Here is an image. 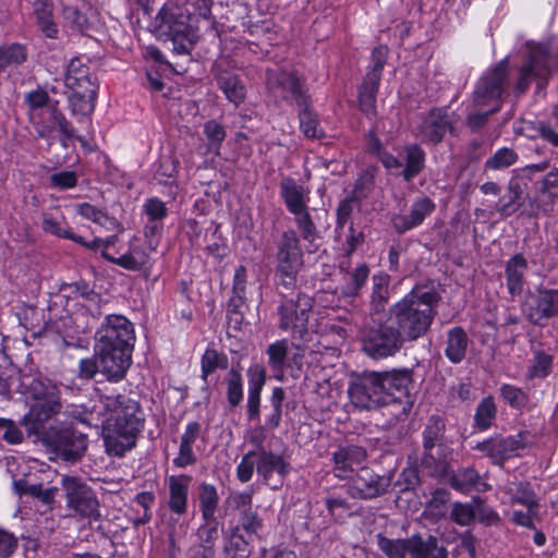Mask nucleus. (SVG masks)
Returning a JSON list of instances; mask_svg holds the SVG:
<instances>
[{
    "mask_svg": "<svg viewBox=\"0 0 558 558\" xmlns=\"http://www.w3.org/2000/svg\"><path fill=\"white\" fill-rule=\"evenodd\" d=\"M23 385L31 391L34 403L22 418L27 433L41 438L63 460L77 461L87 448V440L81 433L69 426L60 427L56 417L61 413L60 390L51 380L26 377Z\"/></svg>",
    "mask_w": 558,
    "mask_h": 558,
    "instance_id": "1",
    "label": "nucleus"
},
{
    "mask_svg": "<svg viewBox=\"0 0 558 558\" xmlns=\"http://www.w3.org/2000/svg\"><path fill=\"white\" fill-rule=\"evenodd\" d=\"M438 301L435 290L414 288L390 306L388 317L405 341H415L430 328Z\"/></svg>",
    "mask_w": 558,
    "mask_h": 558,
    "instance_id": "2",
    "label": "nucleus"
},
{
    "mask_svg": "<svg viewBox=\"0 0 558 558\" xmlns=\"http://www.w3.org/2000/svg\"><path fill=\"white\" fill-rule=\"evenodd\" d=\"M140 404L124 395L107 397V453L124 456L143 428Z\"/></svg>",
    "mask_w": 558,
    "mask_h": 558,
    "instance_id": "3",
    "label": "nucleus"
},
{
    "mask_svg": "<svg viewBox=\"0 0 558 558\" xmlns=\"http://www.w3.org/2000/svg\"><path fill=\"white\" fill-rule=\"evenodd\" d=\"M135 341L131 322L121 315H107V380L124 378L131 365Z\"/></svg>",
    "mask_w": 558,
    "mask_h": 558,
    "instance_id": "4",
    "label": "nucleus"
},
{
    "mask_svg": "<svg viewBox=\"0 0 558 558\" xmlns=\"http://www.w3.org/2000/svg\"><path fill=\"white\" fill-rule=\"evenodd\" d=\"M268 87L284 99H294L299 107L300 128L308 138L323 135L316 114L311 110L307 96L303 93L299 77L294 73L281 70H268L266 74Z\"/></svg>",
    "mask_w": 558,
    "mask_h": 558,
    "instance_id": "5",
    "label": "nucleus"
},
{
    "mask_svg": "<svg viewBox=\"0 0 558 558\" xmlns=\"http://www.w3.org/2000/svg\"><path fill=\"white\" fill-rule=\"evenodd\" d=\"M508 85V61H500L496 68L485 74L474 92V102L477 107L493 106L487 112L473 113L468 117V125L478 129L487 121L489 114L500 109V99Z\"/></svg>",
    "mask_w": 558,
    "mask_h": 558,
    "instance_id": "6",
    "label": "nucleus"
},
{
    "mask_svg": "<svg viewBox=\"0 0 558 558\" xmlns=\"http://www.w3.org/2000/svg\"><path fill=\"white\" fill-rule=\"evenodd\" d=\"M360 338L363 351L377 360L396 355L407 342L388 316L380 323L373 320L362 329Z\"/></svg>",
    "mask_w": 558,
    "mask_h": 558,
    "instance_id": "7",
    "label": "nucleus"
},
{
    "mask_svg": "<svg viewBox=\"0 0 558 558\" xmlns=\"http://www.w3.org/2000/svg\"><path fill=\"white\" fill-rule=\"evenodd\" d=\"M154 27L159 36L172 40L178 53L187 52L191 26L190 15L184 9L171 3L165 4L155 17Z\"/></svg>",
    "mask_w": 558,
    "mask_h": 558,
    "instance_id": "8",
    "label": "nucleus"
},
{
    "mask_svg": "<svg viewBox=\"0 0 558 558\" xmlns=\"http://www.w3.org/2000/svg\"><path fill=\"white\" fill-rule=\"evenodd\" d=\"M109 230L116 231L117 234L113 236H107V247L113 245L118 238H121L122 240L126 238L128 250L126 252L119 254V256H109L107 254V260L131 271H140L148 265L149 254L137 244L138 240L136 236H126L124 229L117 219L107 218V231Z\"/></svg>",
    "mask_w": 558,
    "mask_h": 558,
    "instance_id": "9",
    "label": "nucleus"
},
{
    "mask_svg": "<svg viewBox=\"0 0 558 558\" xmlns=\"http://www.w3.org/2000/svg\"><path fill=\"white\" fill-rule=\"evenodd\" d=\"M277 258L279 282L289 289L293 287L296 274L303 264L302 251L294 232H286L283 234Z\"/></svg>",
    "mask_w": 558,
    "mask_h": 558,
    "instance_id": "10",
    "label": "nucleus"
},
{
    "mask_svg": "<svg viewBox=\"0 0 558 558\" xmlns=\"http://www.w3.org/2000/svg\"><path fill=\"white\" fill-rule=\"evenodd\" d=\"M377 380L375 372H368L350 383L348 396L354 408L374 410L384 405V392L380 390Z\"/></svg>",
    "mask_w": 558,
    "mask_h": 558,
    "instance_id": "11",
    "label": "nucleus"
},
{
    "mask_svg": "<svg viewBox=\"0 0 558 558\" xmlns=\"http://www.w3.org/2000/svg\"><path fill=\"white\" fill-rule=\"evenodd\" d=\"M531 444L530 434L519 433L508 437H492L477 442L476 450L490 458L494 463L502 464L505 460L519 456Z\"/></svg>",
    "mask_w": 558,
    "mask_h": 558,
    "instance_id": "12",
    "label": "nucleus"
},
{
    "mask_svg": "<svg viewBox=\"0 0 558 558\" xmlns=\"http://www.w3.org/2000/svg\"><path fill=\"white\" fill-rule=\"evenodd\" d=\"M313 300L300 294L296 300H286L279 307L280 328L302 338L307 330L308 315Z\"/></svg>",
    "mask_w": 558,
    "mask_h": 558,
    "instance_id": "13",
    "label": "nucleus"
},
{
    "mask_svg": "<svg viewBox=\"0 0 558 558\" xmlns=\"http://www.w3.org/2000/svg\"><path fill=\"white\" fill-rule=\"evenodd\" d=\"M62 487L68 507L82 517L99 515V502L94 492L76 477L64 476Z\"/></svg>",
    "mask_w": 558,
    "mask_h": 558,
    "instance_id": "14",
    "label": "nucleus"
},
{
    "mask_svg": "<svg viewBox=\"0 0 558 558\" xmlns=\"http://www.w3.org/2000/svg\"><path fill=\"white\" fill-rule=\"evenodd\" d=\"M550 73L548 54L545 47L536 44H529V59L520 69V76L515 85L518 93H524L530 83L538 80V84L547 80Z\"/></svg>",
    "mask_w": 558,
    "mask_h": 558,
    "instance_id": "15",
    "label": "nucleus"
},
{
    "mask_svg": "<svg viewBox=\"0 0 558 558\" xmlns=\"http://www.w3.org/2000/svg\"><path fill=\"white\" fill-rule=\"evenodd\" d=\"M375 377L384 392V405L407 396L412 384V372L407 368L375 372Z\"/></svg>",
    "mask_w": 558,
    "mask_h": 558,
    "instance_id": "16",
    "label": "nucleus"
},
{
    "mask_svg": "<svg viewBox=\"0 0 558 558\" xmlns=\"http://www.w3.org/2000/svg\"><path fill=\"white\" fill-rule=\"evenodd\" d=\"M389 486V480L375 474L368 468H361L352 478L351 495L359 498H374Z\"/></svg>",
    "mask_w": 558,
    "mask_h": 558,
    "instance_id": "17",
    "label": "nucleus"
},
{
    "mask_svg": "<svg viewBox=\"0 0 558 558\" xmlns=\"http://www.w3.org/2000/svg\"><path fill=\"white\" fill-rule=\"evenodd\" d=\"M531 322L541 324L543 319L558 315V290H543L525 304Z\"/></svg>",
    "mask_w": 558,
    "mask_h": 558,
    "instance_id": "18",
    "label": "nucleus"
},
{
    "mask_svg": "<svg viewBox=\"0 0 558 558\" xmlns=\"http://www.w3.org/2000/svg\"><path fill=\"white\" fill-rule=\"evenodd\" d=\"M435 208L436 205L429 197H418L411 205L409 215H396L392 225L399 233H403L422 225Z\"/></svg>",
    "mask_w": 558,
    "mask_h": 558,
    "instance_id": "19",
    "label": "nucleus"
},
{
    "mask_svg": "<svg viewBox=\"0 0 558 558\" xmlns=\"http://www.w3.org/2000/svg\"><path fill=\"white\" fill-rule=\"evenodd\" d=\"M166 483L169 489V509L178 515L184 514L187 510L191 477L187 475H170L166 478Z\"/></svg>",
    "mask_w": 558,
    "mask_h": 558,
    "instance_id": "20",
    "label": "nucleus"
},
{
    "mask_svg": "<svg viewBox=\"0 0 558 558\" xmlns=\"http://www.w3.org/2000/svg\"><path fill=\"white\" fill-rule=\"evenodd\" d=\"M366 458V452L359 446L340 448L333 454L335 475L339 478H349Z\"/></svg>",
    "mask_w": 558,
    "mask_h": 558,
    "instance_id": "21",
    "label": "nucleus"
},
{
    "mask_svg": "<svg viewBox=\"0 0 558 558\" xmlns=\"http://www.w3.org/2000/svg\"><path fill=\"white\" fill-rule=\"evenodd\" d=\"M452 129V119L450 114L442 109H434L423 121L420 132L422 136L433 143L442 140L448 130Z\"/></svg>",
    "mask_w": 558,
    "mask_h": 558,
    "instance_id": "22",
    "label": "nucleus"
},
{
    "mask_svg": "<svg viewBox=\"0 0 558 558\" xmlns=\"http://www.w3.org/2000/svg\"><path fill=\"white\" fill-rule=\"evenodd\" d=\"M257 457L256 470L257 473L263 476L266 484L271 485L270 478L274 474H277L278 480L272 486L278 487L281 485L282 478L289 470V464L284 459L280 454H275L265 450H260L257 453Z\"/></svg>",
    "mask_w": 558,
    "mask_h": 558,
    "instance_id": "23",
    "label": "nucleus"
},
{
    "mask_svg": "<svg viewBox=\"0 0 558 558\" xmlns=\"http://www.w3.org/2000/svg\"><path fill=\"white\" fill-rule=\"evenodd\" d=\"M280 194L291 214L295 215L307 210L310 192L303 185L298 184L293 179L284 178L281 181Z\"/></svg>",
    "mask_w": 558,
    "mask_h": 558,
    "instance_id": "24",
    "label": "nucleus"
},
{
    "mask_svg": "<svg viewBox=\"0 0 558 558\" xmlns=\"http://www.w3.org/2000/svg\"><path fill=\"white\" fill-rule=\"evenodd\" d=\"M368 275L369 269L366 264L357 265L352 271L342 275V279L337 286L336 292L344 299L357 296Z\"/></svg>",
    "mask_w": 558,
    "mask_h": 558,
    "instance_id": "25",
    "label": "nucleus"
},
{
    "mask_svg": "<svg viewBox=\"0 0 558 558\" xmlns=\"http://www.w3.org/2000/svg\"><path fill=\"white\" fill-rule=\"evenodd\" d=\"M409 554L412 558H447V550L439 546L437 538L423 539L420 535L409 537Z\"/></svg>",
    "mask_w": 558,
    "mask_h": 558,
    "instance_id": "26",
    "label": "nucleus"
},
{
    "mask_svg": "<svg viewBox=\"0 0 558 558\" xmlns=\"http://www.w3.org/2000/svg\"><path fill=\"white\" fill-rule=\"evenodd\" d=\"M97 87L68 88V101L72 114L87 116L94 110Z\"/></svg>",
    "mask_w": 558,
    "mask_h": 558,
    "instance_id": "27",
    "label": "nucleus"
},
{
    "mask_svg": "<svg viewBox=\"0 0 558 558\" xmlns=\"http://www.w3.org/2000/svg\"><path fill=\"white\" fill-rule=\"evenodd\" d=\"M64 84L66 88L97 87L90 78L88 66L78 57L70 60L64 74Z\"/></svg>",
    "mask_w": 558,
    "mask_h": 558,
    "instance_id": "28",
    "label": "nucleus"
},
{
    "mask_svg": "<svg viewBox=\"0 0 558 558\" xmlns=\"http://www.w3.org/2000/svg\"><path fill=\"white\" fill-rule=\"evenodd\" d=\"M219 89L234 106L241 105L246 97V88L241 80L230 72H220L216 75Z\"/></svg>",
    "mask_w": 558,
    "mask_h": 558,
    "instance_id": "29",
    "label": "nucleus"
},
{
    "mask_svg": "<svg viewBox=\"0 0 558 558\" xmlns=\"http://www.w3.org/2000/svg\"><path fill=\"white\" fill-rule=\"evenodd\" d=\"M50 124L39 123L36 128L37 134L41 138L51 140L53 129H58L63 136V142L74 137V129L71 123L54 107L49 108ZM65 145V143H63Z\"/></svg>",
    "mask_w": 558,
    "mask_h": 558,
    "instance_id": "30",
    "label": "nucleus"
},
{
    "mask_svg": "<svg viewBox=\"0 0 558 558\" xmlns=\"http://www.w3.org/2000/svg\"><path fill=\"white\" fill-rule=\"evenodd\" d=\"M450 485L456 490L466 493L471 489L483 493L490 488V486L483 480L480 474L472 468H465L457 471L450 478Z\"/></svg>",
    "mask_w": 558,
    "mask_h": 558,
    "instance_id": "31",
    "label": "nucleus"
},
{
    "mask_svg": "<svg viewBox=\"0 0 558 558\" xmlns=\"http://www.w3.org/2000/svg\"><path fill=\"white\" fill-rule=\"evenodd\" d=\"M14 368L5 361V365H0V387L1 393H10L12 389L17 392L26 395L31 398V391L23 385V380L26 377H31L37 380H49L48 378H41L34 375H15Z\"/></svg>",
    "mask_w": 558,
    "mask_h": 558,
    "instance_id": "32",
    "label": "nucleus"
},
{
    "mask_svg": "<svg viewBox=\"0 0 558 558\" xmlns=\"http://www.w3.org/2000/svg\"><path fill=\"white\" fill-rule=\"evenodd\" d=\"M34 14L39 29L49 38H56L58 27L53 19L52 0H36L33 4Z\"/></svg>",
    "mask_w": 558,
    "mask_h": 558,
    "instance_id": "33",
    "label": "nucleus"
},
{
    "mask_svg": "<svg viewBox=\"0 0 558 558\" xmlns=\"http://www.w3.org/2000/svg\"><path fill=\"white\" fill-rule=\"evenodd\" d=\"M250 381H248V398H247V409L248 416L255 417L258 415V407L260 401V391L265 385L266 375L263 367L255 365L248 371Z\"/></svg>",
    "mask_w": 558,
    "mask_h": 558,
    "instance_id": "34",
    "label": "nucleus"
},
{
    "mask_svg": "<svg viewBox=\"0 0 558 558\" xmlns=\"http://www.w3.org/2000/svg\"><path fill=\"white\" fill-rule=\"evenodd\" d=\"M527 268L526 259L517 254L512 256L506 266L507 287L512 295L520 294L523 290V276Z\"/></svg>",
    "mask_w": 558,
    "mask_h": 558,
    "instance_id": "35",
    "label": "nucleus"
},
{
    "mask_svg": "<svg viewBox=\"0 0 558 558\" xmlns=\"http://www.w3.org/2000/svg\"><path fill=\"white\" fill-rule=\"evenodd\" d=\"M469 339L461 327H454L448 331L445 354L452 363H460L466 353Z\"/></svg>",
    "mask_w": 558,
    "mask_h": 558,
    "instance_id": "36",
    "label": "nucleus"
},
{
    "mask_svg": "<svg viewBox=\"0 0 558 558\" xmlns=\"http://www.w3.org/2000/svg\"><path fill=\"white\" fill-rule=\"evenodd\" d=\"M203 133L208 142L206 146H199V154L211 155L213 158L220 154L221 144L226 138L223 125L216 120H209L204 124Z\"/></svg>",
    "mask_w": 558,
    "mask_h": 558,
    "instance_id": "37",
    "label": "nucleus"
},
{
    "mask_svg": "<svg viewBox=\"0 0 558 558\" xmlns=\"http://www.w3.org/2000/svg\"><path fill=\"white\" fill-rule=\"evenodd\" d=\"M502 490L509 496L511 504H520L524 507L538 506L537 497L527 482H509Z\"/></svg>",
    "mask_w": 558,
    "mask_h": 558,
    "instance_id": "38",
    "label": "nucleus"
},
{
    "mask_svg": "<svg viewBox=\"0 0 558 558\" xmlns=\"http://www.w3.org/2000/svg\"><path fill=\"white\" fill-rule=\"evenodd\" d=\"M379 74L368 73L360 89L359 101L362 111L373 113L375 110L376 94L379 86Z\"/></svg>",
    "mask_w": 558,
    "mask_h": 558,
    "instance_id": "39",
    "label": "nucleus"
},
{
    "mask_svg": "<svg viewBox=\"0 0 558 558\" xmlns=\"http://www.w3.org/2000/svg\"><path fill=\"white\" fill-rule=\"evenodd\" d=\"M372 282L371 303L375 312H380L389 300L390 278L385 272H377L373 276Z\"/></svg>",
    "mask_w": 558,
    "mask_h": 558,
    "instance_id": "40",
    "label": "nucleus"
},
{
    "mask_svg": "<svg viewBox=\"0 0 558 558\" xmlns=\"http://www.w3.org/2000/svg\"><path fill=\"white\" fill-rule=\"evenodd\" d=\"M27 59V48L17 43L0 46V73L9 66H16Z\"/></svg>",
    "mask_w": 558,
    "mask_h": 558,
    "instance_id": "41",
    "label": "nucleus"
},
{
    "mask_svg": "<svg viewBox=\"0 0 558 558\" xmlns=\"http://www.w3.org/2000/svg\"><path fill=\"white\" fill-rule=\"evenodd\" d=\"M14 487L20 495H29L45 505L53 502L58 490L56 487L44 488L41 484H29L26 481L14 482Z\"/></svg>",
    "mask_w": 558,
    "mask_h": 558,
    "instance_id": "42",
    "label": "nucleus"
},
{
    "mask_svg": "<svg viewBox=\"0 0 558 558\" xmlns=\"http://www.w3.org/2000/svg\"><path fill=\"white\" fill-rule=\"evenodd\" d=\"M377 546L387 558H405L409 553V538H389L378 534Z\"/></svg>",
    "mask_w": 558,
    "mask_h": 558,
    "instance_id": "43",
    "label": "nucleus"
},
{
    "mask_svg": "<svg viewBox=\"0 0 558 558\" xmlns=\"http://www.w3.org/2000/svg\"><path fill=\"white\" fill-rule=\"evenodd\" d=\"M405 153L407 165L402 171V175L405 181H411L422 171L425 161V154L417 145L407 146Z\"/></svg>",
    "mask_w": 558,
    "mask_h": 558,
    "instance_id": "44",
    "label": "nucleus"
},
{
    "mask_svg": "<svg viewBox=\"0 0 558 558\" xmlns=\"http://www.w3.org/2000/svg\"><path fill=\"white\" fill-rule=\"evenodd\" d=\"M444 427L442 420L437 416H432L425 426L423 432L424 448L426 451H429L430 457H433L432 450L438 445L442 436Z\"/></svg>",
    "mask_w": 558,
    "mask_h": 558,
    "instance_id": "45",
    "label": "nucleus"
},
{
    "mask_svg": "<svg viewBox=\"0 0 558 558\" xmlns=\"http://www.w3.org/2000/svg\"><path fill=\"white\" fill-rule=\"evenodd\" d=\"M199 501L203 518L206 521L214 519L216 507L218 504V495L215 486L210 484H202L199 492Z\"/></svg>",
    "mask_w": 558,
    "mask_h": 558,
    "instance_id": "46",
    "label": "nucleus"
},
{
    "mask_svg": "<svg viewBox=\"0 0 558 558\" xmlns=\"http://www.w3.org/2000/svg\"><path fill=\"white\" fill-rule=\"evenodd\" d=\"M522 195V189L518 181H510L507 194L501 198V205L499 213L502 216H510L515 213L520 207V198Z\"/></svg>",
    "mask_w": 558,
    "mask_h": 558,
    "instance_id": "47",
    "label": "nucleus"
},
{
    "mask_svg": "<svg viewBox=\"0 0 558 558\" xmlns=\"http://www.w3.org/2000/svg\"><path fill=\"white\" fill-rule=\"evenodd\" d=\"M496 415V404L492 397L485 398L476 409L475 424L481 430H486L490 427L493 420Z\"/></svg>",
    "mask_w": 558,
    "mask_h": 558,
    "instance_id": "48",
    "label": "nucleus"
},
{
    "mask_svg": "<svg viewBox=\"0 0 558 558\" xmlns=\"http://www.w3.org/2000/svg\"><path fill=\"white\" fill-rule=\"evenodd\" d=\"M518 160L517 153L508 147H502L486 160V168L490 170H501L514 165Z\"/></svg>",
    "mask_w": 558,
    "mask_h": 558,
    "instance_id": "49",
    "label": "nucleus"
},
{
    "mask_svg": "<svg viewBox=\"0 0 558 558\" xmlns=\"http://www.w3.org/2000/svg\"><path fill=\"white\" fill-rule=\"evenodd\" d=\"M475 517L476 510L474 507V501L471 504H463L458 501L452 504L450 519L454 523L461 526H468L474 521Z\"/></svg>",
    "mask_w": 558,
    "mask_h": 558,
    "instance_id": "50",
    "label": "nucleus"
},
{
    "mask_svg": "<svg viewBox=\"0 0 558 558\" xmlns=\"http://www.w3.org/2000/svg\"><path fill=\"white\" fill-rule=\"evenodd\" d=\"M267 353L269 357L268 362L271 368L275 372L282 374L288 353L286 341L281 340L270 344L267 349Z\"/></svg>",
    "mask_w": 558,
    "mask_h": 558,
    "instance_id": "51",
    "label": "nucleus"
},
{
    "mask_svg": "<svg viewBox=\"0 0 558 558\" xmlns=\"http://www.w3.org/2000/svg\"><path fill=\"white\" fill-rule=\"evenodd\" d=\"M227 396L233 407L240 404L243 399L242 376L238 371L231 369L227 376Z\"/></svg>",
    "mask_w": 558,
    "mask_h": 558,
    "instance_id": "52",
    "label": "nucleus"
},
{
    "mask_svg": "<svg viewBox=\"0 0 558 558\" xmlns=\"http://www.w3.org/2000/svg\"><path fill=\"white\" fill-rule=\"evenodd\" d=\"M105 362V349L99 347L94 356L83 359L80 362L78 376L84 379H92L99 372L100 364Z\"/></svg>",
    "mask_w": 558,
    "mask_h": 558,
    "instance_id": "53",
    "label": "nucleus"
},
{
    "mask_svg": "<svg viewBox=\"0 0 558 558\" xmlns=\"http://www.w3.org/2000/svg\"><path fill=\"white\" fill-rule=\"evenodd\" d=\"M226 367L227 359L223 355H220L216 350L213 349L205 351L202 357V373L204 379H206L207 376L214 373L217 368Z\"/></svg>",
    "mask_w": 558,
    "mask_h": 558,
    "instance_id": "54",
    "label": "nucleus"
},
{
    "mask_svg": "<svg viewBox=\"0 0 558 558\" xmlns=\"http://www.w3.org/2000/svg\"><path fill=\"white\" fill-rule=\"evenodd\" d=\"M545 198L548 202L542 206L543 211H547V206L558 201V173H548L544 179L541 202L544 203Z\"/></svg>",
    "mask_w": 558,
    "mask_h": 558,
    "instance_id": "55",
    "label": "nucleus"
},
{
    "mask_svg": "<svg viewBox=\"0 0 558 558\" xmlns=\"http://www.w3.org/2000/svg\"><path fill=\"white\" fill-rule=\"evenodd\" d=\"M142 208L147 220L162 221L168 214L166 204L157 197L145 199Z\"/></svg>",
    "mask_w": 558,
    "mask_h": 558,
    "instance_id": "56",
    "label": "nucleus"
},
{
    "mask_svg": "<svg viewBox=\"0 0 558 558\" xmlns=\"http://www.w3.org/2000/svg\"><path fill=\"white\" fill-rule=\"evenodd\" d=\"M0 438L8 444L17 445L23 441L24 436L15 422L0 417Z\"/></svg>",
    "mask_w": 558,
    "mask_h": 558,
    "instance_id": "57",
    "label": "nucleus"
},
{
    "mask_svg": "<svg viewBox=\"0 0 558 558\" xmlns=\"http://www.w3.org/2000/svg\"><path fill=\"white\" fill-rule=\"evenodd\" d=\"M257 452L250 451L242 458L241 462L239 463L236 468V475L242 483H246L252 478L255 464H257V460H255Z\"/></svg>",
    "mask_w": 558,
    "mask_h": 558,
    "instance_id": "58",
    "label": "nucleus"
},
{
    "mask_svg": "<svg viewBox=\"0 0 558 558\" xmlns=\"http://www.w3.org/2000/svg\"><path fill=\"white\" fill-rule=\"evenodd\" d=\"M525 508H526V511L514 510L512 512L511 520L517 525H521V526L534 530L535 525H534L533 519L538 515L539 505L533 506V507H525Z\"/></svg>",
    "mask_w": 558,
    "mask_h": 558,
    "instance_id": "59",
    "label": "nucleus"
},
{
    "mask_svg": "<svg viewBox=\"0 0 558 558\" xmlns=\"http://www.w3.org/2000/svg\"><path fill=\"white\" fill-rule=\"evenodd\" d=\"M177 165L173 159L165 158L160 161L156 171V178L160 183L169 184L177 175Z\"/></svg>",
    "mask_w": 558,
    "mask_h": 558,
    "instance_id": "60",
    "label": "nucleus"
},
{
    "mask_svg": "<svg viewBox=\"0 0 558 558\" xmlns=\"http://www.w3.org/2000/svg\"><path fill=\"white\" fill-rule=\"evenodd\" d=\"M551 367V357L543 352L534 355V363L531 367V376L543 378L548 375Z\"/></svg>",
    "mask_w": 558,
    "mask_h": 558,
    "instance_id": "61",
    "label": "nucleus"
},
{
    "mask_svg": "<svg viewBox=\"0 0 558 558\" xmlns=\"http://www.w3.org/2000/svg\"><path fill=\"white\" fill-rule=\"evenodd\" d=\"M500 390L504 399L512 408H521L525 404L526 398L521 389L511 385H502Z\"/></svg>",
    "mask_w": 558,
    "mask_h": 558,
    "instance_id": "62",
    "label": "nucleus"
},
{
    "mask_svg": "<svg viewBox=\"0 0 558 558\" xmlns=\"http://www.w3.org/2000/svg\"><path fill=\"white\" fill-rule=\"evenodd\" d=\"M17 545V537L13 533L0 529V558H9Z\"/></svg>",
    "mask_w": 558,
    "mask_h": 558,
    "instance_id": "63",
    "label": "nucleus"
},
{
    "mask_svg": "<svg viewBox=\"0 0 558 558\" xmlns=\"http://www.w3.org/2000/svg\"><path fill=\"white\" fill-rule=\"evenodd\" d=\"M294 217H295L296 225H298L303 238L310 242L314 241L315 226H314L313 221L311 220L308 211L305 210L300 214H295Z\"/></svg>",
    "mask_w": 558,
    "mask_h": 558,
    "instance_id": "64",
    "label": "nucleus"
}]
</instances>
